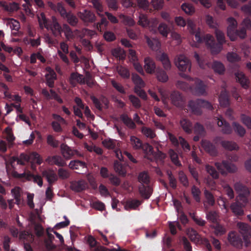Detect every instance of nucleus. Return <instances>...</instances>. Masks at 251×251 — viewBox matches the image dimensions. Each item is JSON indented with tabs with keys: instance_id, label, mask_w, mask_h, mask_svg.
I'll list each match as a JSON object with an SVG mask.
<instances>
[{
	"instance_id": "obj_61",
	"label": "nucleus",
	"mask_w": 251,
	"mask_h": 251,
	"mask_svg": "<svg viewBox=\"0 0 251 251\" xmlns=\"http://www.w3.org/2000/svg\"><path fill=\"white\" fill-rule=\"evenodd\" d=\"M215 34L219 44L222 45L223 43H225V37L224 33L222 31L216 28L215 29Z\"/></svg>"
},
{
	"instance_id": "obj_19",
	"label": "nucleus",
	"mask_w": 251,
	"mask_h": 251,
	"mask_svg": "<svg viewBox=\"0 0 251 251\" xmlns=\"http://www.w3.org/2000/svg\"><path fill=\"white\" fill-rule=\"evenodd\" d=\"M237 81L240 83L241 85L245 89L249 86L250 81L245 74L242 72H238L235 74Z\"/></svg>"
},
{
	"instance_id": "obj_24",
	"label": "nucleus",
	"mask_w": 251,
	"mask_h": 251,
	"mask_svg": "<svg viewBox=\"0 0 251 251\" xmlns=\"http://www.w3.org/2000/svg\"><path fill=\"white\" fill-rule=\"evenodd\" d=\"M217 125L219 126L222 127V132L225 134H229L232 129L229 125L226 123L221 116L217 118Z\"/></svg>"
},
{
	"instance_id": "obj_8",
	"label": "nucleus",
	"mask_w": 251,
	"mask_h": 251,
	"mask_svg": "<svg viewBox=\"0 0 251 251\" xmlns=\"http://www.w3.org/2000/svg\"><path fill=\"white\" fill-rule=\"evenodd\" d=\"M215 166L223 175L226 174L225 170L229 173H233L237 170V168L234 165L228 163L226 161H223L222 163H216Z\"/></svg>"
},
{
	"instance_id": "obj_41",
	"label": "nucleus",
	"mask_w": 251,
	"mask_h": 251,
	"mask_svg": "<svg viewBox=\"0 0 251 251\" xmlns=\"http://www.w3.org/2000/svg\"><path fill=\"white\" fill-rule=\"evenodd\" d=\"M211 67L215 73L223 74L225 72V68L224 65L220 62L215 61L211 65Z\"/></svg>"
},
{
	"instance_id": "obj_63",
	"label": "nucleus",
	"mask_w": 251,
	"mask_h": 251,
	"mask_svg": "<svg viewBox=\"0 0 251 251\" xmlns=\"http://www.w3.org/2000/svg\"><path fill=\"white\" fill-rule=\"evenodd\" d=\"M205 169L206 172L214 178H217L218 177V173L215 170L214 167L209 165L205 166Z\"/></svg>"
},
{
	"instance_id": "obj_25",
	"label": "nucleus",
	"mask_w": 251,
	"mask_h": 251,
	"mask_svg": "<svg viewBox=\"0 0 251 251\" xmlns=\"http://www.w3.org/2000/svg\"><path fill=\"white\" fill-rule=\"evenodd\" d=\"M144 154L145 157L148 159L151 160L152 156H155L153 152V148L148 143L143 144L141 147Z\"/></svg>"
},
{
	"instance_id": "obj_12",
	"label": "nucleus",
	"mask_w": 251,
	"mask_h": 251,
	"mask_svg": "<svg viewBox=\"0 0 251 251\" xmlns=\"http://www.w3.org/2000/svg\"><path fill=\"white\" fill-rule=\"evenodd\" d=\"M156 60L160 61L163 68L166 70H169L171 68V64L167 54L163 52H159L156 56Z\"/></svg>"
},
{
	"instance_id": "obj_23",
	"label": "nucleus",
	"mask_w": 251,
	"mask_h": 251,
	"mask_svg": "<svg viewBox=\"0 0 251 251\" xmlns=\"http://www.w3.org/2000/svg\"><path fill=\"white\" fill-rule=\"evenodd\" d=\"M87 183L83 180L74 181L71 182V188L72 190L79 192L87 188Z\"/></svg>"
},
{
	"instance_id": "obj_29",
	"label": "nucleus",
	"mask_w": 251,
	"mask_h": 251,
	"mask_svg": "<svg viewBox=\"0 0 251 251\" xmlns=\"http://www.w3.org/2000/svg\"><path fill=\"white\" fill-rule=\"evenodd\" d=\"M201 100H191L189 102V107L190 109L196 114H200L201 113V106L200 104Z\"/></svg>"
},
{
	"instance_id": "obj_33",
	"label": "nucleus",
	"mask_w": 251,
	"mask_h": 251,
	"mask_svg": "<svg viewBox=\"0 0 251 251\" xmlns=\"http://www.w3.org/2000/svg\"><path fill=\"white\" fill-rule=\"evenodd\" d=\"M39 25L41 28L45 27L49 30V25L48 21L44 13H41L37 15Z\"/></svg>"
},
{
	"instance_id": "obj_18",
	"label": "nucleus",
	"mask_w": 251,
	"mask_h": 251,
	"mask_svg": "<svg viewBox=\"0 0 251 251\" xmlns=\"http://www.w3.org/2000/svg\"><path fill=\"white\" fill-rule=\"evenodd\" d=\"M69 81L70 84L73 86H75L77 83L80 84H85L84 77L77 73H73L71 74Z\"/></svg>"
},
{
	"instance_id": "obj_30",
	"label": "nucleus",
	"mask_w": 251,
	"mask_h": 251,
	"mask_svg": "<svg viewBox=\"0 0 251 251\" xmlns=\"http://www.w3.org/2000/svg\"><path fill=\"white\" fill-rule=\"evenodd\" d=\"M172 103L176 106H180L183 103V99L178 92L174 91L171 94Z\"/></svg>"
},
{
	"instance_id": "obj_21",
	"label": "nucleus",
	"mask_w": 251,
	"mask_h": 251,
	"mask_svg": "<svg viewBox=\"0 0 251 251\" xmlns=\"http://www.w3.org/2000/svg\"><path fill=\"white\" fill-rule=\"evenodd\" d=\"M46 161L50 165H56L58 166H64L66 165L65 162L59 155L49 156Z\"/></svg>"
},
{
	"instance_id": "obj_53",
	"label": "nucleus",
	"mask_w": 251,
	"mask_h": 251,
	"mask_svg": "<svg viewBox=\"0 0 251 251\" xmlns=\"http://www.w3.org/2000/svg\"><path fill=\"white\" fill-rule=\"evenodd\" d=\"M114 169L115 172L121 176H125L126 174V171L121 164L118 161L114 163Z\"/></svg>"
},
{
	"instance_id": "obj_58",
	"label": "nucleus",
	"mask_w": 251,
	"mask_h": 251,
	"mask_svg": "<svg viewBox=\"0 0 251 251\" xmlns=\"http://www.w3.org/2000/svg\"><path fill=\"white\" fill-rule=\"evenodd\" d=\"M181 9L187 14H192L195 12L194 7L189 3H185L182 4Z\"/></svg>"
},
{
	"instance_id": "obj_22",
	"label": "nucleus",
	"mask_w": 251,
	"mask_h": 251,
	"mask_svg": "<svg viewBox=\"0 0 251 251\" xmlns=\"http://www.w3.org/2000/svg\"><path fill=\"white\" fill-rule=\"evenodd\" d=\"M75 32L80 38H84L86 36L92 38L97 35V32L95 30H90L86 28H83L81 30L76 29L75 30Z\"/></svg>"
},
{
	"instance_id": "obj_46",
	"label": "nucleus",
	"mask_w": 251,
	"mask_h": 251,
	"mask_svg": "<svg viewBox=\"0 0 251 251\" xmlns=\"http://www.w3.org/2000/svg\"><path fill=\"white\" fill-rule=\"evenodd\" d=\"M140 204V202L138 200L128 201L126 202L125 205V208L126 210L134 209Z\"/></svg>"
},
{
	"instance_id": "obj_44",
	"label": "nucleus",
	"mask_w": 251,
	"mask_h": 251,
	"mask_svg": "<svg viewBox=\"0 0 251 251\" xmlns=\"http://www.w3.org/2000/svg\"><path fill=\"white\" fill-rule=\"evenodd\" d=\"M84 147L90 152L94 151L98 154H101L102 153V149L96 146L93 143H91L90 144L88 143H85Z\"/></svg>"
},
{
	"instance_id": "obj_16",
	"label": "nucleus",
	"mask_w": 251,
	"mask_h": 251,
	"mask_svg": "<svg viewBox=\"0 0 251 251\" xmlns=\"http://www.w3.org/2000/svg\"><path fill=\"white\" fill-rule=\"evenodd\" d=\"M227 240L230 244L238 247L241 246L242 240L237 233L234 231L228 233Z\"/></svg>"
},
{
	"instance_id": "obj_57",
	"label": "nucleus",
	"mask_w": 251,
	"mask_h": 251,
	"mask_svg": "<svg viewBox=\"0 0 251 251\" xmlns=\"http://www.w3.org/2000/svg\"><path fill=\"white\" fill-rule=\"evenodd\" d=\"M117 71L119 75L124 78H128L130 76V73L128 70L123 67H117Z\"/></svg>"
},
{
	"instance_id": "obj_55",
	"label": "nucleus",
	"mask_w": 251,
	"mask_h": 251,
	"mask_svg": "<svg viewBox=\"0 0 251 251\" xmlns=\"http://www.w3.org/2000/svg\"><path fill=\"white\" fill-rule=\"evenodd\" d=\"M119 18L121 19L122 22L126 25L132 26L135 24V22L131 18L126 16L123 14L120 15Z\"/></svg>"
},
{
	"instance_id": "obj_26",
	"label": "nucleus",
	"mask_w": 251,
	"mask_h": 251,
	"mask_svg": "<svg viewBox=\"0 0 251 251\" xmlns=\"http://www.w3.org/2000/svg\"><path fill=\"white\" fill-rule=\"evenodd\" d=\"M29 155H27V154L22 153L18 158L16 157H12L10 159V163L12 165L16 162L18 164L23 165L25 164V162H29Z\"/></svg>"
},
{
	"instance_id": "obj_7",
	"label": "nucleus",
	"mask_w": 251,
	"mask_h": 251,
	"mask_svg": "<svg viewBox=\"0 0 251 251\" xmlns=\"http://www.w3.org/2000/svg\"><path fill=\"white\" fill-rule=\"evenodd\" d=\"M228 26L227 28V34L231 41H235L236 39V34L235 33L234 29L237 27V22L233 18L230 17L227 19Z\"/></svg>"
},
{
	"instance_id": "obj_34",
	"label": "nucleus",
	"mask_w": 251,
	"mask_h": 251,
	"mask_svg": "<svg viewBox=\"0 0 251 251\" xmlns=\"http://www.w3.org/2000/svg\"><path fill=\"white\" fill-rule=\"evenodd\" d=\"M90 2L93 4V8L95 9L99 16H102V12L103 11V5L100 0H91Z\"/></svg>"
},
{
	"instance_id": "obj_37",
	"label": "nucleus",
	"mask_w": 251,
	"mask_h": 251,
	"mask_svg": "<svg viewBox=\"0 0 251 251\" xmlns=\"http://www.w3.org/2000/svg\"><path fill=\"white\" fill-rule=\"evenodd\" d=\"M131 79L135 85V87L143 88L145 86V83L142 78L137 74L133 73L131 75Z\"/></svg>"
},
{
	"instance_id": "obj_54",
	"label": "nucleus",
	"mask_w": 251,
	"mask_h": 251,
	"mask_svg": "<svg viewBox=\"0 0 251 251\" xmlns=\"http://www.w3.org/2000/svg\"><path fill=\"white\" fill-rule=\"evenodd\" d=\"M140 182L144 184H148L150 182V176L146 172H142L139 174L138 177Z\"/></svg>"
},
{
	"instance_id": "obj_15",
	"label": "nucleus",
	"mask_w": 251,
	"mask_h": 251,
	"mask_svg": "<svg viewBox=\"0 0 251 251\" xmlns=\"http://www.w3.org/2000/svg\"><path fill=\"white\" fill-rule=\"evenodd\" d=\"M2 134L4 135V138L8 142L9 147H11L13 145L16 139L12 127L8 126L5 128L2 132Z\"/></svg>"
},
{
	"instance_id": "obj_43",
	"label": "nucleus",
	"mask_w": 251,
	"mask_h": 251,
	"mask_svg": "<svg viewBox=\"0 0 251 251\" xmlns=\"http://www.w3.org/2000/svg\"><path fill=\"white\" fill-rule=\"evenodd\" d=\"M121 119L124 123L129 128L134 129L136 128V125L132 119L126 115H123L121 116Z\"/></svg>"
},
{
	"instance_id": "obj_39",
	"label": "nucleus",
	"mask_w": 251,
	"mask_h": 251,
	"mask_svg": "<svg viewBox=\"0 0 251 251\" xmlns=\"http://www.w3.org/2000/svg\"><path fill=\"white\" fill-rule=\"evenodd\" d=\"M169 28L165 23H161L157 27L156 32L158 31L163 37H167L169 34Z\"/></svg>"
},
{
	"instance_id": "obj_35",
	"label": "nucleus",
	"mask_w": 251,
	"mask_h": 251,
	"mask_svg": "<svg viewBox=\"0 0 251 251\" xmlns=\"http://www.w3.org/2000/svg\"><path fill=\"white\" fill-rule=\"evenodd\" d=\"M230 208L233 213L237 216H242L244 214V210L242 207L240 206L237 202L232 203L230 205Z\"/></svg>"
},
{
	"instance_id": "obj_64",
	"label": "nucleus",
	"mask_w": 251,
	"mask_h": 251,
	"mask_svg": "<svg viewBox=\"0 0 251 251\" xmlns=\"http://www.w3.org/2000/svg\"><path fill=\"white\" fill-rule=\"evenodd\" d=\"M233 126L235 132H236L240 136H243L245 133V129L241 125L237 123H233Z\"/></svg>"
},
{
	"instance_id": "obj_49",
	"label": "nucleus",
	"mask_w": 251,
	"mask_h": 251,
	"mask_svg": "<svg viewBox=\"0 0 251 251\" xmlns=\"http://www.w3.org/2000/svg\"><path fill=\"white\" fill-rule=\"evenodd\" d=\"M139 192L143 198L148 199L152 193V190L150 187L146 188L142 185L139 187Z\"/></svg>"
},
{
	"instance_id": "obj_10",
	"label": "nucleus",
	"mask_w": 251,
	"mask_h": 251,
	"mask_svg": "<svg viewBox=\"0 0 251 251\" xmlns=\"http://www.w3.org/2000/svg\"><path fill=\"white\" fill-rule=\"evenodd\" d=\"M144 69L145 72L148 74L155 73L156 67L155 62L150 57H146L144 59Z\"/></svg>"
},
{
	"instance_id": "obj_2",
	"label": "nucleus",
	"mask_w": 251,
	"mask_h": 251,
	"mask_svg": "<svg viewBox=\"0 0 251 251\" xmlns=\"http://www.w3.org/2000/svg\"><path fill=\"white\" fill-rule=\"evenodd\" d=\"M174 63L180 71L186 72L190 71L191 70V63L189 59L183 54L176 56L175 58Z\"/></svg>"
},
{
	"instance_id": "obj_9",
	"label": "nucleus",
	"mask_w": 251,
	"mask_h": 251,
	"mask_svg": "<svg viewBox=\"0 0 251 251\" xmlns=\"http://www.w3.org/2000/svg\"><path fill=\"white\" fill-rule=\"evenodd\" d=\"M52 23L49 25L48 30H50L55 36H60L62 32L63 25H61L55 16L51 17Z\"/></svg>"
},
{
	"instance_id": "obj_28",
	"label": "nucleus",
	"mask_w": 251,
	"mask_h": 251,
	"mask_svg": "<svg viewBox=\"0 0 251 251\" xmlns=\"http://www.w3.org/2000/svg\"><path fill=\"white\" fill-rule=\"evenodd\" d=\"M11 194L16 201V203L20 205L23 202L22 191L20 188L16 187L11 190Z\"/></svg>"
},
{
	"instance_id": "obj_48",
	"label": "nucleus",
	"mask_w": 251,
	"mask_h": 251,
	"mask_svg": "<svg viewBox=\"0 0 251 251\" xmlns=\"http://www.w3.org/2000/svg\"><path fill=\"white\" fill-rule=\"evenodd\" d=\"M141 132L146 137L151 139L154 138L156 136V134L153 130L146 126H143L141 128Z\"/></svg>"
},
{
	"instance_id": "obj_20",
	"label": "nucleus",
	"mask_w": 251,
	"mask_h": 251,
	"mask_svg": "<svg viewBox=\"0 0 251 251\" xmlns=\"http://www.w3.org/2000/svg\"><path fill=\"white\" fill-rule=\"evenodd\" d=\"M42 176L45 177L50 184H52L57 180V176L53 170L48 169L42 173Z\"/></svg>"
},
{
	"instance_id": "obj_45",
	"label": "nucleus",
	"mask_w": 251,
	"mask_h": 251,
	"mask_svg": "<svg viewBox=\"0 0 251 251\" xmlns=\"http://www.w3.org/2000/svg\"><path fill=\"white\" fill-rule=\"evenodd\" d=\"M221 144L224 148L229 151L237 150L239 148L237 145L233 142L224 141Z\"/></svg>"
},
{
	"instance_id": "obj_36",
	"label": "nucleus",
	"mask_w": 251,
	"mask_h": 251,
	"mask_svg": "<svg viewBox=\"0 0 251 251\" xmlns=\"http://www.w3.org/2000/svg\"><path fill=\"white\" fill-rule=\"evenodd\" d=\"M130 143L132 148L134 150L141 149L143 145L141 140L135 136H130Z\"/></svg>"
},
{
	"instance_id": "obj_42",
	"label": "nucleus",
	"mask_w": 251,
	"mask_h": 251,
	"mask_svg": "<svg viewBox=\"0 0 251 251\" xmlns=\"http://www.w3.org/2000/svg\"><path fill=\"white\" fill-rule=\"evenodd\" d=\"M210 227L214 229V233L216 236H221L226 231V228L219 224H217L215 226H211Z\"/></svg>"
},
{
	"instance_id": "obj_1",
	"label": "nucleus",
	"mask_w": 251,
	"mask_h": 251,
	"mask_svg": "<svg viewBox=\"0 0 251 251\" xmlns=\"http://www.w3.org/2000/svg\"><path fill=\"white\" fill-rule=\"evenodd\" d=\"M158 23L156 18L149 20L146 15L140 14L139 16L138 24L143 27H148L150 31L153 33H156V26Z\"/></svg>"
},
{
	"instance_id": "obj_11",
	"label": "nucleus",
	"mask_w": 251,
	"mask_h": 251,
	"mask_svg": "<svg viewBox=\"0 0 251 251\" xmlns=\"http://www.w3.org/2000/svg\"><path fill=\"white\" fill-rule=\"evenodd\" d=\"M61 152L64 158L66 159H71L74 155L78 154L77 150H73L65 144L60 146Z\"/></svg>"
},
{
	"instance_id": "obj_56",
	"label": "nucleus",
	"mask_w": 251,
	"mask_h": 251,
	"mask_svg": "<svg viewBox=\"0 0 251 251\" xmlns=\"http://www.w3.org/2000/svg\"><path fill=\"white\" fill-rule=\"evenodd\" d=\"M169 154L170 156L172 161L176 166H180L181 163L178 160L177 154L173 150L170 149L169 151Z\"/></svg>"
},
{
	"instance_id": "obj_51",
	"label": "nucleus",
	"mask_w": 251,
	"mask_h": 251,
	"mask_svg": "<svg viewBox=\"0 0 251 251\" xmlns=\"http://www.w3.org/2000/svg\"><path fill=\"white\" fill-rule=\"evenodd\" d=\"M220 104L222 106H226L229 104L227 94L226 91L223 92L219 97Z\"/></svg>"
},
{
	"instance_id": "obj_13",
	"label": "nucleus",
	"mask_w": 251,
	"mask_h": 251,
	"mask_svg": "<svg viewBox=\"0 0 251 251\" xmlns=\"http://www.w3.org/2000/svg\"><path fill=\"white\" fill-rule=\"evenodd\" d=\"M29 162L31 164V168L35 170L36 167L35 164L41 165L43 159L41 156L36 152H32L29 154Z\"/></svg>"
},
{
	"instance_id": "obj_31",
	"label": "nucleus",
	"mask_w": 251,
	"mask_h": 251,
	"mask_svg": "<svg viewBox=\"0 0 251 251\" xmlns=\"http://www.w3.org/2000/svg\"><path fill=\"white\" fill-rule=\"evenodd\" d=\"M201 146L203 148L211 155H215L217 153L215 147L210 142L207 141H202Z\"/></svg>"
},
{
	"instance_id": "obj_47",
	"label": "nucleus",
	"mask_w": 251,
	"mask_h": 251,
	"mask_svg": "<svg viewBox=\"0 0 251 251\" xmlns=\"http://www.w3.org/2000/svg\"><path fill=\"white\" fill-rule=\"evenodd\" d=\"M156 77L158 80L162 82H165L168 80V76L167 73L162 69H158L156 73Z\"/></svg>"
},
{
	"instance_id": "obj_5",
	"label": "nucleus",
	"mask_w": 251,
	"mask_h": 251,
	"mask_svg": "<svg viewBox=\"0 0 251 251\" xmlns=\"http://www.w3.org/2000/svg\"><path fill=\"white\" fill-rule=\"evenodd\" d=\"M204 40L212 54H216L222 50V44H216L215 42L214 37L212 35L206 34L204 37Z\"/></svg>"
},
{
	"instance_id": "obj_32",
	"label": "nucleus",
	"mask_w": 251,
	"mask_h": 251,
	"mask_svg": "<svg viewBox=\"0 0 251 251\" xmlns=\"http://www.w3.org/2000/svg\"><path fill=\"white\" fill-rule=\"evenodd\" d=\"M65 18L66 19L68 24L73 26H76L78 23V18L71 12H67L65 15Z\"/></svg>"
},
{
	"instance_id": "obj_6",
	"label": "nucleus",
	"mask_w": 251,
	"mask_h": 251,
	"mask_svg": "<svg viewBox=\"0 0 251 251\" xmlns=\"http://www.w3.org/2000/svg\"><path fill=\"white\" fill-rule=\"evenodd\" d=\"M195 87L191 88L192 94L195 96H204L207 94L206 86L203 82L198 78L194 80Z\"/></svg>"
},
{
	"instance_id": "obj_50",
	"label": "nucleus",
	"mask_w": 251,
	"mask_h": 251,
	"mask_svg": "<svg viewBox=\"0 0 251 251\" xmlns=\"http://www.w3.org/2000/svg\"><path fill=\"white\" fill-rule=\"evenodd\" d=\"M180 125L186 133H190L192 131V124L188 120L186 119H183L180 122Z\"/></svg>"
},
{
	"instance_id": "obj_4",
	"label": "nucleus",
	"mask_w": 251,
	"mask_h": 251,
	"mask_svg": "<svg viewBox=\"0 0 251 251\" xmlns=\"http://www.w3.org/2000/svg\"><path fill=\"white\" fill-rule=\"evenodd\" d=\"M77 15L85 25L93 23L97 20L95 14L89 9H85L82 11H79L77 12Z\"/></svg>"
},
{
	"instance_id": "obj_27",
	"label": "nucleus",
	"mask_w": 251,
	"mask_h": 251,
	"mask_svg": "<svg viewBox=\"0 0 251 251\" xmlns=\"http://www.w3.org/2000/svg\"><path fill=\"white\" fill-rule=\"evenodd\" d=\"M69 167L71 169L76 170L79 172L86 168L85 162L77 160L71 161L69 164Z\"/></svg>"
},
{
	"instance_id": "obj_40",
	"label": "nucleus",
	"mask_w": 251,
	"mask_h": 251,
	"mask_svg": "<svg viewBox=\"0 0 251 251\" xmlns=\"http://www.w3.org/2000/svg\"><path fill=\"white\" fill-rule=\"evenodd\" d=\"M187 234L191 240L195 243H198L200 240V236L196 230L192 228L188 229Z\"/></svg>"
},
{
	"instance_id": "obj_38",
	"label": "nucleus",
	"mask_w": 251,
	"mask_h": 251,
	"mask_svg": "<svg viewBox=\"0 0 251 251\" xmlns=\"http://www.w3.org/2000/svg\"><path fill=\"white\" fill-rule=\"evenodd\" d=\"M62 32L68 41H70L74 38V35L70 27L66 24H63Z\"/></svg>"
},
{
	"instance_id": "obj_3",
	"label": "nucleus",
	"mask_w": 251,
	"mask_h": 251,
	"mask_svg": "<svg viewBox=\"0 0 251 251\" xmlns=\"http://www.w3.org/2000/svg\"><path fill=\"white\" fill-rule=\"evenodd\" d=\"M234 189L236 192L238 194V196L236 198L237 201H242L243 203L242 204L244 206L247 203V198L251 195L249 189L243 186L240 183H236L234 185Z\"/></svg>"
},
{
	"instance_id": "obj_60",
	"label": "nucleus",
	"mask_w": 251,
	"mask_h": 251,
	"mask_svg": "<svg viewBox=\"0 0 251 251\" xmlns=\"http://www.w3.org/2000/svg\"><path fill=\"white\" fill-rule=\"evenodd\" d=\"M102 144L107 149H113L115 147L116 142L111 139H105L102 142Z\"/></svg>"
},
{
	"instance_id": "obj_62",
	"label": "nucleus",
	"mask_w": 251,
	"mask_h": 251,
	"mask_svg": "<svg viewBox=\"0 0 251 251\" xmlns=\"http://www.w3.org/2000/svg\"><path fill=\"white\" fill-rule=\"evenodd\" d=\"M101 18L100 21V22L97 23L95 25V26L96 27V29L100 32H101V26L102 25H104V26H106L108 25V22L106 19L105 18H104V15L103 14H102V16H100Z\"/></svg>"
},
{
	"instance_id": "obj_52",
	"label": "nucleus",
	"mask_w": 251,
	"mask_h": 251,
	"mask_svg": "<svg viewBox=\"0 0 251 251\" xmlns=\"http://www.w3.org/2000/svg\"><path fill=\"white\" fill-rule=\"evenodd\" d=\"M147 42L149 46L153 50L158 49L160 47V43L157 39L150 40L148 37H146Z\"/></svg>"
},
{
	"instance_id": "obj_14",
	"label": "nucleus",
	"mask_w": 251,
	"mask_h": 251,
	"mask_svg": "<svg viewBox=\"0 0 251 251\" xmlns=\"http://www.w3.org/2000/svg\"><path fill=\"white\" fill-rule=\"evenodd\" d=\"M48 5L51 10L55 12H58L63 18H65L67 12L61 3L58 2L55 4L51 1H48Z\"/></svg>"
},
{
	"instance_id": "obj_59",
	"label": "nucleus",
	"mask_w": 251,
	"mask_h": 251,
	"mask_svg": "<svg viewBox=\"0 0 251 251\" xmlns=\"http://www.w3.org/2000/svg\"><path fill=\"white\" fill-rule=\"evenodd\" d=\"M204 194L206 199V203L209 205L213 206L215 203V200L212 193L205 189Z\"/></svg>"
},
{
	"instance_id": "obj_17",
	"label": "nucleus",
	"mask_w": 251,
	"mask_h": 251,
	"mask_svg": "<svg viewBox=\"0 0 251 251\" xmlns=\"http://www.w3.org/2000/svg\"><path fill=\"white\" fill-rule=\"evenodd\" d=\"M47 74L45 75L47 83L50 87H53L54 81L56 79V75L51 68L48 67L46 68Z\"/></svg>"
}]
</instances>
